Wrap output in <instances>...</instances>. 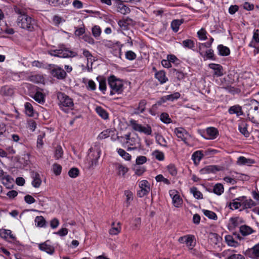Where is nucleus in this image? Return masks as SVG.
<instances>
[{"instance_id":"f257e3e1","label":"nucleus","mask_w":259,"mask_h":259,"mask_svg":"<svg viewBox=\"0 0 259 259\" xmlns=\"http://www.w3.org/2000/svg\"><path fill=\"white\" fill-rule=\"evenodd\" d=\"M244 107L246 108L249 120L254 124H259L255 118V116L259 114V102L255 99L248 100L244 104Z\"/></svg>"},{"instance_id":"f03ea898","label":"nucleus","mask_w":259,"mask_h":259,"mask_svg":"<svg viewBox=\"0 0 259 259\" xmlns=\"http://www.w3.org/2000/svg\"><path fill=\"white\" fill-rule=\"evenodd\" d=\"M17 24L20 27L32 31L36 25V22L34 19L29 16L23 14L18 16Z\"/></svg>"},{"instance_id":"7ed1b4c3","label":"nucleus","mask_w":259,"mask_h":259,"mask_svg":"<svg viewBox=\"0 0 259 259\" xmlns=\"http://www.w3.org/2000/svg\"><path fill=\"white\" fill-rule=\"evenodd\" d=\"M111 91L110 95L113 96L116 94H121L123 91V83L122 80L114 75L110 76L108 79Z\"/></svg>"},{"instance_id":"20e7f679","label":"nucleus","mask_w":259,"mask_h":259,"mask_svg":"<svg viewBox=\"0 0 259 259\" xmlns=\"http://www.w3.org/2000/svg\"><path fill=\"white\" fill-rule=\"evenodd\" d=\"M100 157V150L98 148H90V152L89 153L87 158V160L88 161V168H93L96 166L98 163V159Z\"/></svg>"},{"instance_id":"39448f33","label":"nucleus","mask_w":259,"mask_h":259,"mask_svg":"<svg viewBox=\"0 0 259 259\" xmlns=\"http://www.w3.org/2000/svg\"><path fill=\"white\" fill-rule=\"evenodd\" d=\"M125 146L127 147V151L141 149V144L139 138L131 137L130 134H128L125 135Z\"/></svg>"},{"instance_id":"423d86ee","label":"nucleus","mask_w":259,"mask_h":259,"mask_svg":"<svg viewBox=\"0 0 259 259\" xmlns=\"http://www.w3.org/2000/svg\"><path fill=\"white\" fill-rule=\"evenodd\" d=\"M128 125L133 130L144 133L145 135H151L152 134V128L149 125L147 124L145 126H143L142 124H139L138 121L134 119H132L129 121Z\"/></svg>"},{"instance_id":"0eeeda50","label":"nucleus","mask_w":259,"mask_h":259,"mask_svg":"<svg viewBox=\"0 0 259 259\" xmlns=\"http://www.w3.org/2000/svg\"><path fill=\"white\" fill-rule=\"evenodd\" d=\"M178 242L181 244H185L190 252L194 254L193 247L196 244V240L194 235L189 234L180 237L178 239Z\"/></svg>"},{"instance_id":"6e6552de","label":"nucleus","mask_w":259,"mask_h":259,"mask_svg":"<svg viewBox=\"0 0 259 259\" xmlns=\"http://www.w3.org/2000/svg\"><path fill=\"white\" fill-rule=\"evenodd\" d=\"M57 97L59 100V105L61 108L68 107L70 109H73L74 103L72 99L65 94L59 92L57 94Z\"/></svg>"},{"instance_id":"1a4fd4ad","label":"nucleus","mask_w":259,"mask_h":259,"mask_svg":"<svg viewBox=\"0 0 259 259\" xmlns=\"http://www.w3.org/2000/svg\"><path fill=\"white\" fill-rule=\"evenodd\" d=\"M208 240L210 244L215 249H220L222 244V237L217 233H211L208 236Z\"/></svg>"},{"instance_id":"9d476101","label":"nucleus","mask_w":259,"mask_h":259,"mask_svg":"<svg viewBox=\"0 0 259 259\" xmlns=\"http://www.w3.org/2000/svg\"><path fill=\"white\" fill-rule=\"evenodd\" d=\"M174 133L179 140L188 144L187 140L190 138V135L185 129L183 127H177L175 129Z\"/></svg>"},{"instance_id":"9b49d317","label":"nucleus","mask_w":259,"mask_h":259,"mask_svg":"<svg viewBox=\"0 0 259 259\" xmlns=\"http://www.w3.org/2000/svg\"><path fill=\"white\" fill-rule=\"evenodd\" d=\"M52 75L58 79H63L66 76V72L60 67L54 66L51 71Z\"/></svg>"},{"instance_id":"f8f14e48","label":"nucleus","mask_w":259,"mask_h":259,"mask_svg":"<svg viewBox=\"0 0 259 259\" xmlns=\"http://www.w3.org/2000/svg\"><path fill=\"white\" fill-rule=\"evenodd\" d=\"M245 255L252 259L259 258V243L245 251Z\"/></svg>"},{"instance_id":"ddd939ff","label":"nucleus","mask_w":259,"mask_h":259,"mask_svg":"<svg viewBox=\"0 0 259 259\" xmlns=\"http://www.w3.org/2000/svg\"><path fill=\"white\" fill-rule=\"evenodd\" d=\"M238 200H241L242 209L250 208L256 205L255 202L245 196L239 197Z\"/></svg>"},{"instance_id":"4468645a","label":"nucleus","mask_w":259,"mask_h":259,"mask_svg":"<svg viewBox=\"0 0 259 259\" xmlns=\"http://www.w3.org/2000/svg\"><path fill=\"white\" fill-rule=\"evenodd\" d=\"M38 246L40 250L45 251L50 254H53L55 251L54 247L50 244V242L48 240L45 242L38 244Z\"/></svg>"},{"instance_id":"2eb2a0df","label":"nucleus","mask_w":259,"mask_h":259,"mask_svg":"<svg viewBox=\"0 0 259 259\" xmlns=\"http://www.w3.org/2000/svg\"><path fill=\"white\" fill-rule=\"evenodd\" d=\"M56 53L58 54V57L60 58L74 57L77 56L76 52L67 48L58 49V51Z\"/></svg>"},{"instance_id":"dca6fc26","label":"nucleus","mask_w":259,"mask_h":259,"mask_svg":"<svg viewBox=\"0 0 259 259\" xmlns=\"http://www.w3.org/2000/svg\"><path fill=\"white\" fill-rule=\"evenodd\" d=\"M235 252H236L235 250L228 249L224 250L222 254L223 256L228 255L226 259H245L243 255L234 253Z\"/></svg>"},{"instance_id":"f3484780","label":"nucleus","mask_w":259,"mask_h":259,"mask_svg":"<svg viewBox=\"0 0 259 259\" xmlns=\"http://www.w3.org/2000/svg\"><path fill=\"white\" fill-rule=\"evenodd\" d=\"M208 67L214 71L213 73L214 76L220 77L223 75V68L220 64L210 63L208 65Z\"/></svg>"},{"instance_id":"a211bd4d","label":"nucleus","mask_w":259,"mask_h":259,"mask_svg":"<svg viewBox=\"0 0 259 259\" xmlns=\"http://www.w3.org/2000/svg\"><path fill=\"white\" fill-rule=\"evenodd\" d=\"M30 176L32 181V185L34 187L38 188L41 184V180L39 174L36 171H32L30 172Z\"/></svg>"},{"instance_id":"6ab92c4d","label":"nucleus","mask_w":259,"mask_h":259,"mask_svg":"<svg viewBox=\"0 0 259 259\" xmlns=\"http://www.w3.org/2000/svg\"><path fill=\"white\" fill-rule=\"evenodd\" d=\"M0 236L10 241L16 240V237L12 234V231L10 230H0Z\"/></svg>"},{"instance_id":"aec40b11","label":"nucleus","mask_w":259,"mask_h":259,"mask_svg":"<svg viewBox=\"0 0 259 259\" xmlns=\"http://www.w3.org/2000/svg\"><path fill=\"white\" fill-rule=\"evenodd\" d=\"M206 139L209 140L215 139L219 135L218 130L213 127H209L206 129Z\"/></svg>"},{"instance_id":"412c9836","label":"nucleus","mask_w":259,"mask_h":259,"mask_svg":"<svg viewBox=\"0 0 259 259\" xmlns=\"http://www.w3.org/2000/svg\"><path fill=\"white\" fill-rule=\"evenodd\" d=\"M121 224L119 222H113L111 224V228L109 230V233L111 235H116L121 232Z\"/></svg>"},{"instance_id":"4be33fe9","label":"nucleus","mask_w":259,"mask_h":259,"mask_svg":"<svg viewBox=\"0 0 259 259\" xmlns=\"http://www.w3.org/2000/svg\"><path fill=\"white\" fill-rule=\"evenodd\" d=\"M221 169L220 167L217 165H208L201 169L200 171L201 174H206L209 173H215Z\"/></svg>"},{"instance_id":"5701e85b","label":"nucleus","mask_w":259,"mask_h":259,"mask_svg":"<svg viewBox=\"0 0 259 259\" xmlns=\"http://www.w3.org/2000/svg\"><path fill=\"white\" fill-rule=\"evenodd\" d=\"M117 11V12H118L123 15H126V14H129L131 12V10H130V8H128L127 6L124 5L121 2V1H119V0L118 1Z\"/></svg>"},{"instance_id":"b1692460","label":"nucleus","mask_w":259,"mask_h":259,"mask_svg":"<svg viewBox=\"0 0 259 259\" xmlns=\"http://www.w3.org/2000/svg\"><path fill=\"white\" fill-rule=\"evenodd\" d=\"M228 112L230 114H235L237 116L243 115L242 107L239 105H236L230 107L228 110Z\"/></svg>"},{"instance_id":"393cba45","label":"nucleus","mask_w":259,"mask_h":259,"mask_svg":"<svg viewBox=\"0 0 259 259\" xmlns=\"http://www.w3.org/2000/svg\"><path fill=\"white\" fill-rule=\"evenodd\" d=\"M255 163V161L253 159L250 158H246L244 156H240L238 158L237 163L238 165H251L252 164Z\"/></svg>"},{"instance_id":"a878e982","label":"nucleus","mask_w":259,"mask_h":259,"mask_svg":"<svg viewBox=\"0 0 259 259\" xmlns=\"http://www.w3.org/2000/svg\"><path fill=\"white\" fill-rule=\"evenodd\" d=\"M34 223L35 226L38 228H46L47 227V222L45 219L41 215L35 217Z\"/></svg>"},{"instance_id":"bb28decb","label":"nucleus","mask_w":259,"mask_h":259,"mask_svg":"<svg viewBox=\"0 0 259 259\" xmlns=\"http://www.w3.org/2000/svg\"><path fill=\"white\" fill-rule=\"evenodd\" d=\"M155 77L161 84H163L168 80V78L166 76V73L163 70L157 72L155 74Z\"/></svg>"},{"instance_id":"cd10ccee","label":"nucleus","mask_w":259,"mask_h":259,"mask_svg":"<svg viewBox=\"0 0 259 259\" xmlns=\"http://www.w3.org/2000/svg\"><path fill=\"white\" fill-rule=\"evenodd\" d=\"M139 187L141 189V193L143 194H146L150 192V184L146 180H143L140 182Z\"/></svg>"},{"instance_id":"c85d7f7f","label":"nucleus","mask_w":259,"mask_h":259,"mask_svg":"<svg viewBox=\"0 0 259 259\" xmlns=\"http://www.w3.org/2000/svg\"><path fill=\"white\" fill-rule=\"evenodd\" d=\"M204 157L203 150H198L194 152L192 155V159H193L195 164H197L199 163L202 158Z\"/></svg>"},{"instance_id":"c756f323","label":"nucleus","mask_w":259,"mask_h":259,"mask_svg":"<svg viewBox=\"0 0 259 259\" xmlns=\"http://www.w3.org/2000/svg\"><path fill=\"white\" fill-rule=\"evenodd\" d=\"M114 166L117 170V174L119 175L124 176V175L128 171V168L119 163H115Z\"/></svg>"},{"instance_id":"7c9ffc66","label":"nucleus","mask_w":259,"mask_h":259,"mask_svg":"<svg viewBox=\"0 0 259 259\" xmlns=\"http://www.w3.org/2000/svg\"><path fill=\"white\" fill-rule=\"evenodd\" d=\"M239 231L243 236H247L254 232L253 230L251 227L245 225L241 226Z\"/></svg>"},{"instance_id":"2f4dec72","label":"nucleus","mask_w":259,"mask_h":259,"mask_svg":"<svg viewBox=\"0 0 259 259\" xmlns=\"http://www.w3.org/2000/svg\"><path fill=\"white\" fill-rule=\"evenodd\" d=\"M71 0H50L49 4L53 6H65L70 3Z\"/></svg>"},{"instance_id":"473e14b6","label":"nucleus","mask_w":259,"mask_h":259,"mask_svg":"<svg viewBox=\"0 0 259 259\" xmlns=\"http://www.w3.org/2000/svg\"><path fill=\"white\" fill-rule=\"evenodd\" d=\"M172 199V203L176 207H180L183 204V199L181 195H170Z\"/></svg>"},{"instance_id":"72a5a7b5","label":"nucleus","mask_w":259,"mask_h":259,"mask_svg":"<svg viewBox=\"0 0 259 259\" xmlns=\"http://www.w3.org/2000/svg\"><path fill=\"white\" fill-rule=\"evenodd\" d=\"M225 238L229 246L236 247L239 245V243L234 240L232 236L228 235L225 236Z\"/></svg>"},{"instance_id":"f704fd0d","label":"nucleus","mask_w":259,"mask_h":259,"mask_svg":"<svg viewBox=\"0 0 259 259\" xmlns=\"http://www.w3.org/2000/svg\"><path fill=\"white\" fill-rule=\"evenodd\" d=\"M32 97L35 101L40 104H44L45 103V95L41 92L37 91Z\"/></svg>"},{"instance_id":"c9c22d12","label":"nucleus","mask_w":259,"mask_h":259,"mask_svg":"<svg viewBox=\"0 0 259 259\" xmlns=\"http://www.w3.org/2000/svg\"><path fill=\"white\" fill-rule=\"evenodd\" d=\"M147 102L145 100H142L139 103L138 107L135 109V113L136 114H139L143 113L145 109V106Z\"/></svg>"},{"instance_id":"e433bc0d","label":"nucleus","mask_w":259,"mask_h":259,"mask_svg":"<svg viewBox=\"0 0 259 259\" xmlns=\"http://www.w3.org/2000/svg\"><path fill=\"white\" fill-rule=\"evenodd\" d=\"M219 55L223 56H228L230 54V49L222 45H220L218 47Z\"/></svg>"},{"instance_id":"4c0bfd02","label":"nucleus","mask_w":259,"mask_h":259,"mask_svg":"<svg viewBox=\"0 0 259 259\" xmlns=\"http://www.w3.org/2000/svg\"><path fill=\"white\" fill-rule=\"evenodd\" d=\"M202 57H203L204 60H206L208 59L212 60H215L213 51L211 49L206 51Z\"/></svg>"},{"instance_id":"58836bf2","label":"nucleus","mask_w":259,"mask_h":259,"mask_svg":"<svg viewBox=\"0 0 259 259\" xmlns=\"http://www.w3.org/2000/svg\"><path fill=\"white\" fill-rule=\"evenodd\" d=\"M117 152L118 154L124 160L126 161H130L131 160V155L124 150L121 148L117 149Z\"/></svg>"},{"instance_id":"ea45409f","label":"nucleus","mask_w":259,"mask_h":259,"mask_svg":"<svg viewBox=\"0 0 259 259\" xmlns=\"http://www.w3.org/2000/svg\"><path fill=\"white\" fill-rule=\"evenodd\" d=\"M97 113L104 119L108 118V114L107 111L101 107H97L96 109Z\"/></svg>"},{"instance_id":"a19ab883","label":"nucleus","mask_w":259,"mask_h":259,"mask_svg":"<svg viewBox=\"0 0 259 259\" xmlns=\"http://www.w3.org/2000/svg\"><path fill=\"white\" fill-rule=\"evenodd\" d=\"M183 23V20H175L171 22V27L172 30L177 32L178 31L180 26Z\"/></svg>"},{"instance_id":"79ce46f5","label":"nucleus","mask_w":259,"mask_h":259,"mask_svg":"<svg viewBox=\"0 0 259 259\" xmlns=\"http://www.w3.org/2000/svg\"><path fill=\"white\" fill-rule=\"evenodd\" d=\"M2 181L4 185H6L7 187H9L10 184L13 181V179L11 178L9 175H5L2 176Z\"/></svg>"},{"instance_id":"37998d69","label":"nucleus","mask_w":259,"mask_h":259,"mask_svg":"<svg viewBox=\"0 0 259 259\" xmlns=\"http://www.w3.org/2000/svg\"><path fill=\"white\" fill-rule=\"evenodd\" d=\"M152 155L159 161H163L164 159V154L163 152L158 150H154Z\"/></svg>"},{"instance_id":"c03bdc74","label":"nucleus","mask_w":259,"mask_h":259,"mask_svg":"<svg viewBox=\"0 0 259 259\" xmlns=\"http://www.w3.org/2000/svg\"><path fill=\"white\" fill-rule=\"evenodd\" d=\"M210 44H206V43H199L198 45V52L201 56L204 55L205 52V49L210 48Z\"/></svg>"},{"instance_id":"a18cd8bd","label":"nucleus","mask_w":259,"mask_h":259,"mask_svg":"<svg viewBox=\"0 0 259 259\" xmlns=\"http://www.w3.org/2000/svg\"><path fill=\"white\" fill-rule=\"evenodd\" d=\"M25 109L26 114L27 115H28L29 116H33V112H34L33 108L32 105L30 103L26 102L25 104Z\"/></svg>"},{"instance_id":"49530a36","label":"nucleus","mask_w":259,"mask_h":259,"mask_svg":"<svg viewBox=\"0 0 259 259\" xmlns=\"http://www.w3.org/2000/svg\"><path fill=\"white\" fill-rule=\"evenodd\" d=\"M239 130L240 132L245 137H248L249 136V133L247 130L246 124L242 123L241 124L239 125Z\"/></svg>"},{"instance_id":"de8ad7c7","label":"nucleus","mask_w":259,"mask_h":259,"mask_svg":"<svg viewBox=\"0 0 259 259\" xmlns=\"http://www.w3.org/2000/svg\"><path fill=\"white\" fill-rule=\"evenodd\" d=\"M182 45L184 47L189 49H193L195 47L194 42L191 39H186L182 41Z\"/></svg>"},{"instance_id":"09e8293b","label":"nucleus","mask_w":259,"mask_h":259,"mask_svg":"<svg viewBox=\"0 0 259 259\" xmlns=\"http://www.w3.org/2000/svg\"><path fill=\"white\" fill-rule=\"evenodd\" d=\"M112 133L113 131L109 129L104 130L99 135L98 138L100 140L106 139L109 137Z\"/></svg>"},{"instance_id":"8fccbe9b","label":"nucleus","mask_w":259,"mask_h":259,"mask_svg":"<svg viewBox=\"0 0 259 259\" xmlns=\"http://www.w3.org/2000/svg\"><path fill=\"white\" fill-rule=\"evenodd\" d=\"M223 185L221 183L217 184L213 187V192L215 194H222L224 192Z\"/></svg>"},{"instance_id":"3c124183","label":"nucleus","mask_w":259,"mask_h":259,"mask_svg":"<svg viewBox=\"0 0 259 259\" xmlns=\"http://www.w3.org/2000/svg\"><path fill=\"white\" fill-rule=\"evenodd\" d=\"M63 155V151L60 146H57L54 153V157L56 159L58 160L62 157Z\"/></svg>"},{"instance_id":"603ef678","label":"nucleus","mask_w":259,"mask_h":259,"mask_svg":"<svg viewBox=\"0 0 259 259\" xmlns=\"http://www.w3.org/2000/svg\"><path fill=\"white\" fill-rule=\"evenodd\" d=\"M241 200H238V198L236 199V200H234L231 202L230 204V208L232 209H236L238 208H242V204H241Z\"/></svg>"},{"instance_id":"864d4df0","label":"nucleus","mask_w":259,"mask_h":259,"mask_svg":"<svg viewBox=\"0 0 259 259\" xmlns=\"http://www.w3.org/2000/svg\"><path fill=\"white\" fill-rule=\"evenodd\" d=\"M202 211H203L204 214L206 217H208L209 219L213 220H215L217 219V215L215 214V213H214V212L210 211V210H206V209H203L202 210Z\"/></svg>"},{"instance_id":"5fc2aeb1","label":"nucleus","mask_w":259,"mask_h":259,"mask_svg":"<svg viewBox=\"0 0 259 259\" xmlns=\"http://www.w3.org/2000/svg\"><path fill=\"white\" fill-rule=\"evenodd\" d=\"M160 120L164 123H170L172 122L171 119L169 117V115L166 113H162L160 115Z\"/></svg>"},{"instance_id":"6e6d98bb","label":"nucleus","mask_w":259,"mask_h":259,"mask_svg":"<svg viewBox=\"0 0 259 259\" xmlns=\"http://www.w3.org/2000/svg\"><path fill=\"white\" fill-rule=\"evenodd\" d=\"M207 32L204 28H201L197 32V35L199 39L204 40L207 39Z\"/></svg>"},{"instance_id":"4d7b16f0","label":"nucleus","mask_w":259,"mask_h":259,"mask_svg":"<svg viewBox=\"0 0 259 259\" xmlns=\"http://www.w3.org/2000/svg\"><path fill=\"white\" fill-rule=\"evenodd\" d=\"M180 96L181 95L179 92H175L173 94L166 95V99H168V101H174L180 98Z\"/></svg>"},{"instance_id":"13d9d810","label":"nucleus","mask_w":259,"mask_h":259,"mask_svg":"<svg viewBox=\"0 0 259 259\" xmlns=\"http://www.w3.org/2000/svg\"><path fill=\"white\" fill-rule=\"evenodd\" d=\"M155 180L157 182H163L165 184H170V181L166 178H165L162 175L159 174L155 177Z\"/></svg>"},{"instance_id":"bf43d9fd","label":"nucleus","mask_w":259,"mask_h":259,"mask_svg":"<svg viewBox=\"0 0 259 259\" xmlns=\"http://www.w3.org/2000/svg\"><path fill=\"white\" fill-rule=\"evenodd\" d=\"M92 34L95 37H99L101 33V29L98 25L94 26L92 29Z\"/></svg>"},{"instance_id":"052dcab7","label":"nucleus","mask_w":259,"mask_h":259,"mask_svg":"<svg viewBox=\"0 0 259 259\" xmlns=\"http://www.w3.org/2000/svg\"><path fill=\"white\" fill-rule=\"evenodd\" d=\"M53 171L54 173L56 175L58 176L60 175L61 171H62V166L61 165L57 164V163H54L52 167Z\"/></svg>"},{"instance_id":"680f3d73","label":"nucleus","mask_w":259,"mask_h":259,"mask_svg":"<svg viewBox=\"0 0 259 259\" xmlns=\"http://www.w3.org/2000/svg\"><path fill=\"white\" fill-rule=\"evenodd\" d=\"M53 22L55 25L58 26L61 23L65 22V20L58 15H55L53 18Z\"/></svg>"},{"instance_id":"e2e57ef3","label":"nucleus","mask_w":259,"mask_h":259,"mask_svg":"<svg viewBox=\"0 0 259 259\" xmlns=\"http://www.w3.org/2000/svg\"><path fill=\"white\" fill-rule=\"evenodd\" d=\"M147 161V158L145 156H139L137 157L136 160V164L137 165H140L145 163Z\"/></svg>"},{"instance_id":"0e129e2a","label":"nucleus","mask_w":259,"mask_h":259,"mask_svg":"<svg viewBox=\"0 0 259 259\" xmlns=\"http://www.w3.org/2000/svg\"><path fill=\"white\" fill-rule=\"evenodd\" d=\"M204 156H212L217 154L219 151L215 149H208L205 150H203Z\"/></svg>"},{"instance_id":"69168bd1","label":"nucleus","mask_w":259,"mask_h":259,"mask_svg":"<svg viewBox=\"0 0 259 259\" xmlns=\"http://www.w3.org/2000/svg\"><path fill=\"white\" fill-rule=\"evenodd\" d=\"M59 224H60L59 220L57 218H56L52 219L50 221V225L51 228L52 229H56L59 226Z\"/></svg>"},{"instance_id":"338daca9","label":"nucleus","mask_w":259,"mask_h":259,"mask_svg":"<svg viewBox=\"0 0 259 259\" xmlns=\"http://www.w3.org/2000/svg\"><path fill=\"white\" fill-rule=\"evenodd\" d=\"M141 220L140 218H135L132 223V228L133 229H137L139 228L140 225H141Z\"/></svg>"},{"instance_id":"774afa93","label":"nucleus","mask_w":259,"mask_h":259,"mask_svg":"<svg viewBox=\"0 0 259 259\" xmlns=\"http://www.w3.org/2000/svg\"><path fill=\"white\" fill-rule=\"evenodd\" d=\"M99 89L103 94H105L106 91V82L105 79H101L99 80Z\"/></svg>"}]
</instances>
